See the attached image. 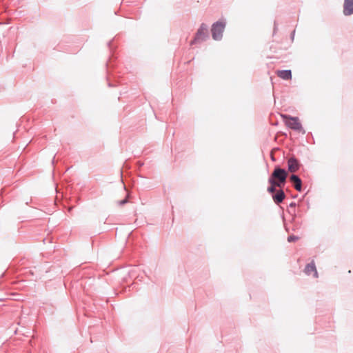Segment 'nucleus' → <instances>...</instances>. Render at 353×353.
<instances>
[{
    "mask_svg": "<svg viewBox=\"0 0 353 353\" xmlns=\"http://www.w3.org/2000/svg\"><path fill=\"white\" fill-rule=\"evenodd\" d=\"M288 176L287 172L282 168H276L268 179L271 185H276L281 188L285 182Z\"/></svg>",
    "mask_w": 353,
    "mask_h": 353,
    "instance_id": "1",
    "label": "nucleus"
},
{
    "mask_svg": "<svg viewBox=\"0 0 353 353\" xmlns=\"http://www.w3.org/2000/svg\"><path fill=\"white\" fill-rule=\"evenodd\" d=\"M225 27V23L224 21H216L212 26V36L214 40H221L223 37V32Z\"/></svg>",
    "mask_w": 353,
    "mask_h": 353,
    "instance_id": "2",
    "label": "nucleus"
},
{
    "mask_svg": "<svg viewBox=\"0 0 353 353\" xmlns=\"http://www.w3.org/2000/svg\"><path fill=\"white\" fill-rule=\"evenodd\" d=\"M208 37V26L205 23H202L198 29L194 40L190 42V45L204 41Z\"/></svg>",
    "mask_w": 353,
    "mask_h": 353,
    "instance_id": "3",
    "label": "nucleus"
},
{
    "mask_svg": "<svg viewBox=\"0 0 353 353\" xmlns=\"http://www.w3.org/2000/svg\"><path fill=\"white\" fill-rule=\"evenodd\" d=\"M281 117L285 119V124L289 128L298 131L301 130L302 125L297 117H293L286 114H282Z\"/></svg>",
    "mask_w": 353,
    "mask_h": 353,
    "instance_id": "4",
    "label": "nucleus"
},
{
    "mask_svg": "<svg viewBox=\"0 0 353 353\" xmlns=\"http://www.w3.org/2000/svg\"><path fill=\"white\" fill-rule=\"evenodd\" d=\"M343 14L345 16H349L353 14V0L344 1Z\"/></svg>",
    "mask_w": 353,
    "mask_h": 353,
    "instance_id": "5",
    "label": "nucleus"
},
{
    "mask_svg": "<svg viewBox=\"0 0 353 353\" xmlns=\"http://www.w3.org/2000/svg\"><path fill=\"white\" fill-rule=\"evenodd\" d=\"M288 170L295 172L299 169V163L296 159L291 157L288 161Z\"/></svg>",
    "mask_w": 353,
    "mask_h": 353,
    "instance_id": "6",
    "label": "nucleus"
},
{
    "mask_svg": "<svg viewBox=\"0 0 353 353\" xmlns=\"http://www.w3.org/2000/svg\"><path fill=\"white\" fill-rule=\"evenodd\" d=\"M304 272L307 275H310L312 273H314V277H318V272L314 261H312L305 266Z\"/></svg>",
    "mask_w": 353,
    "mask_h": 353,
    "instance_id": "7",
    "label": "nucleus"
},
{
    "mask_svg": "<svg viewBox=\"0 0 353 353\" xmlns=\"http://www.w3.org/2000/svg\"><path fill=\"white\" fill-rule=\"evenodd\" d=\"M290 179L292 181V183H293L294 188L297 191L301 192L302 190V181L301 179L297 175L292 174L290 176Z\"/></svg>",
    "mask_w": 353,
    "mask_h": 353,
    "instance_id": "8",
    "label": "nucleus"
},
{
    "mask_svg": "<svg viewBox=\"0 0 353 353\" xmlns=\"http://www.w3.org/2000/svg\"><path fill=\"white\" fill-rule=\"evenodd\" d=\"M277 75L285 80H288L292 78V72L290 70H279Z\"/></svg>",
    "mask_w": 353,
    "mask_h": 353,
    "instance_id": "9",
    "label": "nucleus"
},
{
    "mask_svg": "<svg viewBox=\"0 0 353 353\" xmlns=\"http://www.w3.org/2000/svg\"><path fill=\"white\" fill-rule=\"evenodd\" d=\"M285 199V193L283 190H279L274 196L273 199L276 203H281Z\"/></svg>",
    "mask_w": 353,
    "mask_h": 353,
    "instance_id": "10",
    "label": "nucleus"
},
{
    "mask_svg": "<svg viewBox=\"0 0 353 353\" xmlns=\"http://www.w3.org/2000/svg\"><path fill=\"white\" fill-rule=\"evenodd\" d=\"M298 239H299L298 236H294V235H291V236H288V242H293V241H297Z\"/></svg>",
    "mask_w": 353,
    "mask_h": 353,
    "instance_id": "11",
    "label": "nucleus"
},
{
    "mask_svg": "<svg viewBox=\"0 0 353 353\" xmlns=\"http://www.w3.org/2000/svg\"><path fill=\"white\" fill-rule=\"evenodd\" d=\"M275 186H276V185H271V186L268 187V191L270 193H274L276 191Z\"/></svg>",
    "mask_w": 353,
    "mask_h": 353,
    "instance_id": "12",
    "label": "nucleus"
},
{
    "mask_svg": "<svg viewBox=\"0 0 353 353\" xmlns=\"http://www.w3.org/2000/svg\"><path fill=\"white\" fill-rule=\"evenodd\" d=\"M127 202H128L127 199H123L121 201H119L118 202V204L120 205H123L125 204Z\"/></svg>",
    "mask_w": 353,
    "mask_h": 353,
    "instance_id": "13",
    "label": "nucleus"
}]
</instances>
